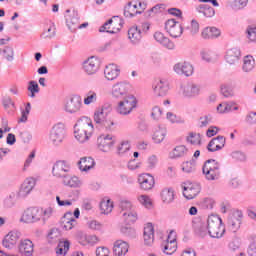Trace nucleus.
I'll return each mask as SVG.
<instances>
[{
    "mask_svg": "<svg viewBox=\"0 0 256 256\" xmlns=\"http://www.w3.org/2000/svg\"><path fill=\"white\" fill-rule=\"evenodd\" d=\"M66 23L68 26L74 25V29H77V26H79V12L73 10L72 15L66 17Z\"/></svg>",
    "mask_w": 256,
    "mask_h": 256,
    "instance_id": "13d9d810",
    "label": "nucleus"
},
{
    "mask_svg": "<svg viewBox=\"0 0 256 256\" xmlns=\"http://www.w3.org/2000/svg\"><path fill=\"white\" fill-rule=\"evenodd\" d=\"M218 113H231L233 111V102L220 103L217 106Z\"/></svg>",
    "mask_w": 256,
    "mask_h": 256,
    "instance_id": "0e129e2a",
    "label": "nucleus"
},
{
    "mask_svg": "<svg viewBox=\"0 0 256 256\" xmlns=\"http://www.w3.org/2000/svg\"><path fill=\"white\" fill-rule=\"evenodd\" d=\"M212 121L213 116H211V114L203 115L198 120V127L203 129V127H207V125H209V123H211Z\"/></svg>",
    "mask_w": 256,
    "mask_h": 256,
    "instance_id": "338daca9",
    "label": "nucleus"
},
{
    "mask_svg": "<svg viewBox=\"0 0 256 256\" xmlns=\"http://www.w3.org/2000/svg\"><path fill=\"white\" fill-rule=\"evenodd\" d=\"M3 57L8 61L9 63H12V61H15V50L11 46H6L2 50Z\"/></svg>",
    "mask_w": 256,
    "mask_h": 256,
    "instance_id": "bf43d9fd",
    "label": "nucleus"
},
{
    "mask_svg": "<svg viewBox=\"0 0 256 256\" xmlns=\"http://www.w3.org/2000/svg\"><path fill=\"white\" fill-rule=\"evenodd\" d=\"M226 62L229 65H235L241 59V50L239 48H231L226 51Z\"/></svg>",
    "mask_w": 256,
    "mask_h": 256,
    "instance_id": "72a5a7b5",
    "label": "nucleus"
},
{
    "mask_svg": "<svg viewBox=\"0 0 256 256\" xmlns=\"http://www.w3.org/2000/svg\"><path fill=\"white\" fill-rule=\"evenodd\" d=\"M65 135V125L58 123L50 130L49 141L54 145V147H59V145H61L65 140Z\"/></svg>",
    "mask_w": 256,
    "mask_h": 256,
    "instance_id": "1a4fd4ad",
    "label": "nucleus"
},
{
    "mask_svg": "<svg viewBox=\"0 0 256 256\" xmlns=\"http://www.w3.org/2000/svg\"><path fill=\"white\" fill-rule=\"evenodd\" d=\"M63 184L66 187H71L73 189H77L78 187H81V185H83V182L77 176H69L68 175L63 179Z\"/></svg>",
    "mask_w": 256,
    "mask_h": 256,
    "instance_id": "a18cd8bd",
    "label": "nucleus"
},
{
    "mask_svg": "<svg viewBox=\"0 0 256 256\" xmlns=\"http://www.w3.org/2000/svg\"><path fill=\"white\" fill-rule=\"evenodd\" d=\"M55 24H50L41 34L42 39H53L57 35Z\"/></svg>",
    "mask_w": 256,
    "mask_h": 256,
    "instance_id": "5fc2aeb1",
    "label": "nucleus"
},
{
    "mask_svg": "<svg viewBox=\"0 0 256 256\" xmlns=\"http://www.w3.org/2000/svg\"><path fill=\"white\" fill-rule=\"evenodd\" d=\"M144 244L151 247L155 241V228L152 223H147L144 226L143 232Z\"/></svg>",
    "mask_w": 256,
    "mask_h": 256,
    "instance_id": "cd10ccee",
    "label": "nucleus"
},
{
    "mask_svg": "<svg viewBox=\"0 0 256 256\" xmlns=\"http://www.w3.org/2000/svg\"><path fill=\"white\" fill-rule=\"evenodd\" d=\"M247 3H249V0H230V5L234 11H241V9H245V7H247Z\"/></svg>",
    "mask_w": 256,
    "mask_h": 256,
    "instance_id": "052dcab7",
    "label": "nucleus"
},
{
    "mask_svg": "<svg viewBox=\"0 0 256 256\" xmlns=\"http://www.w3.org/2000/svg\"><path fill=\"white\" fill-rule=\"evenodd\" d=\"M146 8L145 2L134 0L125 7L124 15L125 17H135V15H141Z\"/></svg>",
    "mask_w": 256,
    "mask_h": 256,
    "instance_id": "2eb2a0df",
    "label": "nucleus"
},
{
    "mask_svg": "<svg viewBox=\"0 0 256 256\" xmlns=\"http://www.w3.org/2000/svg\"><path fill=\"white\" fill-rule=\"evenodd\" d=\"M243 223V211L234 210L228 217V227L230 231L236 233L241 228Z\"/></svg>",
    "mask_w": 256,
    "mask_h": 256,
    "instance_id": "a211bd4d",
    "label": "nucleus"
},
{
    "mask_svg": "<svg viewBox=\"0 0 256 256\" xmlns=\"http://www.w3.org/2000/svg\"><path fill=\"white\" fill-rule=\"evenodd\" d=\"M137 98L133 94H129L125 98L120 99L116 106L118 115H131L133 110L137 109Z\"/></svg>",
    "mask_w": 256,
    "mask_h": 256,
    "instance_id": "423d86ee",
    "label": "nucleus"
},
{
    "mask_svg": "<svg viewBox=\"0 0 256 256\" xmlns=\"http://www.w3.org/2000/svg\"><path fill=\"white\" fill-rule=\"evenodd\" d=\"M225 143H227L225 136H217L208 143L207 149L210 153H215V151H221L225 147Z\"/></svg>",
    "mask_w": 256,
    "mask_h": 256,
    "instance_id": "c85d7f7f",
    "label": "nucleus"
},
{
    "mask_svg": "<svg viewBox=\"0 0 256 256\" xmlns=\"http://www.w3.org/2000/svg\"><path fill=\"white\" fill-rule=\"evenodd\" d=\"M152 89L156 97H165L169 93V81L166 79L155 80L152 84Z\"/></svg>",
    "mask_w": 256,
    "mask_h": 256,
    "instance_id": "412c9836",
    "label": "nucleus"
},
{
    "mask_svg": "<svg viewBox=\"0 0 256 256\" xmlns=\"http://www.w3.org/2000/svg\"><path fill=\"white\" fill-rule=\"evenodd\" d=\"M93 120L87 116H82L74 125V137L78 143H87L93 137Z\"/></svg>",
    "mask_w": 256,
    "mask_h": 256,
    "instance_id": "f03ea898",
    "label": "nucleus"
},
{
    "mask_svg": "<svg viewBox=\"0 0 256 256\" xmlns=\"http://www.w3.org/2000/svg\"><path fill=\"white\" fill-rule=\"evenodd\" d=\"M141 37V29H139L137 26H133L128 30V38L132 43H139V41H141Z\"/></svg>",
    "mask_w": 256,
    "mask_h": 256,
    "instance_id": "de8ad7c7",
    "label": "nucleus"
},
{
    "mask_svg": "<svg viewBox=\"0 0 256 256\" xmlns=\"http://www.w3.org/2000/svg\"><path fill=\"white\" fill-rule=\"evenodd\" d=\"M114 207L115 205L111 199L104 198L100 202V211L102 215H109V213H112Z\"/></svg>",
    "mask_w": 256,
    "mask_h": 256,
    "instance_id": "49530a36",
    "label": "nucleus"
},
{
    "mask_svg": "<svg viewBox=\"0 0 256 256\" xmlns=\"http://www.w3.org/2000/svg\"><path fill=\"white\" fill-rule=\"evenodd\" d=\"M173 71L176 73V75L192 77V75L195 73V67L193 64H191V62L181 61L174 64Z\"/></svg>",
    "mask_w": 256,
    "mask_h": 256,
    "instance_id": "dca6fc26",
    "label": "nucleus"
},
{
    "mask_svg": "<svg viewBox=\"0 0 256 256\" xmlns=\"http://www.w3.org/2000/svg\"><path fill=\"white\" fill-rule=\"evenodd\" d=\"M113 253L115 256H125L129 253V243L123 240H117L114 242Z\"/></svg>",
    "mask_w": 256,
    "mask_h": 256,
    "instance_id": "7c9ffc66",
    "label": "nucleus"
},
{
    "mask_svg": "<svg viewBox=\"0 0 256 256\" xmlns=\"http://www.w3.org/2000/svg\"><path fill=\"white\" fill-rule=\"evenodd\" d=\"M242 69L245 73H251L255 69V58L251 55H247L243 59Z\"/></svg>",
    "mask_w": 256,
    "mask_h": 256,
    "instance_id": "09e8293b",
    "label": "nucleus"
},
{
    "mask_svg": "<svg viewBox=\"0 0 256 256\" xmlns=\"http://www.w3.org/2000/svg\"><path fill=\"white\" fill-rule=\"evenodd\" d=\"M97 101H99V95L97 94V91H95V90H88L84 94L83 104L86 107H91V105H95V103H97Z\"/></svg>",
    "mask_w": 256,
    "mask_h": 256,
    "instance_id": "c9c22d12",
    "label": "nucleus"
},
{
    "mask_svg": "<svg viewBox=\"0 0 256 256\" xmlns=\"http://www.w3.org/2000/svg\"><path fill=\"white\" fill-rule=\"evenodd\" d=\"M121 75V66L110 63L104 68V77L107 81H115Z\"/></svg>",
    "mask_w": 256,
    "mask_h": 256,
    "instance_id": "4be33fe9",
    "label": "nucleus"
},
{
    "mask_svg": "<svg viewBox=\"0 0 256 256\" xmlns=\"http://www.w3.org/2000/svg\"><path fill=\"white\" fill-rule=\"evenodd\" d=\"M120 215L125 213H129L130 211L135 210V206H133V202L128 199H121L119 202Z\"/></svg>",
    "mask_w": 256,
    "mask_h": 256,
    "instance_id": "8fccbe9b",
    "label": "nucleus"
},
{
    "mask_svg": "<svg viewBox=\"0 0 256 256\" xmlns=\"http://www.w3.org/2000/svg\"><path fill=\"white\" fill-rule=\"evenodd\" d=\"M49 243H57L61 239V231L57 228H52L47 236Z\"/></svg>",
    "mask_w": 256,
    "mask_h": 256,
    "instance_id": "4d7b16f0",
    "label": "nucleus"
},
{
    "mask_svg": "<svg viewBox=\"0 0 256 256\" xmlns=\"http://www.w3.org/2000/svg\"><path fill=\"white\" fill-rule=\"evenodd\" d=\"M78 241L81 243V245H97L99 243V237L96 235H87L83 232H78Z\"/></svg>",
    "mask_w": 256,
    "mask_h": 256,
    "instance_id": "473e14b6",
    "label": "nucleus"
},
{
    "mask_svg": "<svg viewBox=\"0 0 256 256\" xmlns=\"http://www.w3.org/2000/svg\"><path fill=\"white\" fill-rule=\"evenodd\" d=\"M202 173L206 181H218L221 179V164L216 160H207L203 167Z\"/></svg>",
    "mask_w": 256,
    "mask_h": 256,
    "instance_id": "39448f33",
    "label": "nucleus"
},
{
    "mask_svg": "<svg viewBox=\"0 0 256 256\" xmlns=\"http://www.w3.org/2000/svg\"><path fill=\"white\" fill-rule=\"evenodd\" d=\"M183 195L185 199H195L199 193H201V184L197 182H185L182 185Z\"/></svg>",
    "mask_w": 256,
    "mask_h": 256,
    "instance_id": "f3484780",
    "label": "nucleus"
},
{
    "mask_svg": "<svg viewBox=\"0 0 256 256\" xmlns=\"http://www.w3.org/2000/svg\"><path fill=\"white\" fill-rule=\"evenodd\" d=\"M101 69V59L97 56H90L82 62V71L89 77L97 75Z\"/></svg>",
    "mask_w": 256,
    "mask_h": 256,
    "instance_id": "0eeeda50",
    "label": "nucleus"
},
{
    "mask_svg": "<svg viewBox=\"0 0 256 256\" xmlns=\"http://www.w3.org/2000/svg\"><path fill=\"white\" fill-rule=\"evenodd\" d=\"M197 13L203 15V17L211 18L215 17V8L207 5V4H200L196 7Z\"/></svg>",
    "mask_w": 256,
    "mask_h": 256,
    "instance_id": "c03bdc74",
    "label": "nucleus"
},
{
    "mask_svg": "<svg viewBox=\"0 0 256 256\" xmlns=\"http://www.w3.org/2000/svg\"><path fill=\"white\" fill-rule=\"evenodd\" d=\"M137 201L145 207V209H153V199L147 194H141L137 196Z\"/></svg>",
    "mask_w": 256,
    "mask_h": 256,
    "instance_id": "864d4df0",
    "label": "nucleus"
},
{
    "mask_svg": "<svg viewBox=\"0 0 256 256\" xmlns=\"http://www.w3.org/2000/svg\"><path fill=\"white\" fill-rule=\"evenodd\" d=\"M69 246H70V243L67 240L59 242V244L56 248V255L57 256L67 255V251H69Z\"/></svg>",
    "mask_w": 256,
    "mask_h": 256,
    "instance_id": "6e6d98bb",
    "label": "nucleus"
},
{
    "mask_svg": "<svg viewBox=\"0 0 256 256\" xmlns=\"http://www.w3.org/2000/svg\"><path fill=\"white\" fill-rule=\"evenodd\" d=\"M221 36V30L217 27H206L202 30L203 39H217Z\"/></svg>",
    "mask_w": 256,
    "mask_h": 256,
    "instance_id": "37998d69",
    "label": "nucleus"
},
{
    "mask_svg": "<svg viewBox=\"0 0 256 256\" xmlns=\"http://www.w3.org/2000/svg\"><path fill=\"white\" fill-rule=\"evenodd\" d=\"M145 165L146 171H155V169H157V166L159 165V157H157V155L155 154L148 156Z\"/></svg>",
    "mask_w": 256,
    "mask_h": 256,
    "instance_id": "603ef678",
    "label": "nucleus"
},
{
    "mask_svg": "<svg viewBox=\"0 0 256 256\" xmlns=\"http://www.w3.org/2000/svg\"><path fill=\"white\" fill-rule=\"evenodd\" d=\"M209 236L212 239H221L225 235V226H223V220L221 217L215 214L208 216L207 221Z\"/></svg>",
    "mask_w": 256,
    "mask_h": 256,
    "instance_id": "20e7f679",
    "label": "nucleus"
},
{
    "mask_svg": "<svg viewBox=\"0 0 256 256\" xmlns=\"http://www.w3.org/2000/svg\"><path fill=\"white\" fill-rule=\"evenodd\" d=\"M77 225V220L73 218V212H66L61 218V227L64 231H71Z\"/></svg>",
    "mask_w": 256,
    "mask_h": 256,
    "instance_id": "c756f323",
    "label": "nucleus"
},
{
    "mask_svg": "<svg viewBox=\"0 0 256 256\" xmlns=\"http://www.w3.org/2000/svg\"><path fill=\"white\" fill-rule=\"evenodd\" d=\"M154 39L155 41H157V43H159L166 49H170V50L175 49V43H173V41L167 38L166 35L163 34V32H155Z\"/></svg>",
    "mask_w": 256,
    "mask_h": 256,
    "instance_id": "2f4dec72",
    "label": "nucleus"
},
{
    "mask_svg": "<svg viewBox=\"0 0 256 256\" xmlns=\"http://www.w3.org/2000/svg\"><path fill=\"white\" fill-rule=\"evenodd\" d=\"M120 231L123 235H125L126 237H135L136 235V231L135 228L131 227V226H121Z\"/></svg>",
    "mask_w": 256,
    "mask_h": 256,
    "instance_id": "774afa93",
    "label": "nucleus"
},
{
    "mask_svg": "<svg viewBox=\"0 0 256 256\" xmlns=\"http://www.w3.org/2000/svg\"><path fill=\"white\" fill-rule=\"evenodd\" d=\"M109 106L103 105L94 112V123L102 131H115V120L109 116Z\"/></svg>",
    "mask_w": 256,
    "mask_h": 256,
    "instance_id": "7ed1b4c3",
    "label": "nucleus"
},
{
    "mask_svg": "<svg viewBox=\"0 0 256 256\" xmlns=\"http://www.w3.org/2000/svg\"><path fill=\"white\" fill-rule=\"evenodd\" d=\"M54 215L55 208L52 206L45 208L30 207L24 211L21 221L28 224L40 222L43 225H46Z\"/></svg>",
    "mask_w": 256,
    "mask_h": 256,
    "instance_id": "f257e3e1",
    "label": "nucleus"
},
{
    "mask_svg": "<svg viewBox=\"0 0 256 256\" xmlns=\"http://www.w3.org/2000/svg\"><path fill=\"white\" fill-rule=\"evenodd\" d=\"M192 227L198 237H207V235H209V226L207 221L195 219L192 221Z\"/></svg>",
    "mask_w": 256,
    "mask_h": 256,
    "instance_id": "a878e982",
    "label": "nucleus"
},
{
    "mask_svg": "<svg viewBox=\"0 0 256 256\" xmlns=\"http://www.w3.org/2000/svg\"><path fill=\"white\" fill-rule=\"evenodd\" d=\"M78 166L80 171L87 173V171H91L95 167V160L91 157H83L78 162Z\"/></svg>",
    "mask_w": 256,
    "mask_h": 256,
    "instance_id": "79ce46f5",
    "label": "nucleus"
},
{
    "mask_svg": "<svg viewBox=\"0 0 256 256\" xmlns=\"http://www.w3.org/2000/svg\"><path fill=\"white\" fill-rule=\"evenodd\" d=\"M17 199H19L18 194L15 192H11L2 201L3 209H13V207H15V205H17Z\"/></svg>",
    "mask_w": 256,
    "mask_h": 256,
    "instance_id": "58836bf2",
    "label": "nucleus"
},
{
    "mask_svg": "<svg viewBox=\"0 0 256 256\" xmlns=\"http://www.w3.org/2000/svg\"><path fill=\"white\" fill-rule=\"evenodd\" d=\"M165 137H167V128L159 126L154 130L152 141L156 144H160L165 141Z\"/></svg>",
    "mask_w": 256,
    "mask_h": 256,
    "instance_id": "a19ab883",
    "label": "nucleus"
},
{
    "mask_svg": "<svg viewBox=\"0 0 256 256\" xmlns=\"http://www.w3.org/2000/svg\"><path fill=\"white\" fill-rule=\"evenodd\" d=\"M138 183L143 191H151L155 187V177L150 173H143L139 175Z\"/></svg>",
    "mask_w": 256,
    "mask_h": 256,
    "instance_id": "b1692460",
    "label": "nucleus"
},
{
    "mask_svg": "<svg viewBox=\"0 0 256 256\" xmlns=\"http://www.w3.org/2000/svg\"><path fill=\"white\" fill-rule=\"evenodd\" d=\"M180 93L186 99H195L201 95V85L194 82H187L180 87Z\"/></svg>",
    "mask_w": 256,
    "mask_h": 256,
    "instance_id": "9b49d317",
    "label": "nucleus"
},
{
    "mask_svg": "<svg viewBox=\"0 0 256 256\" xmlns=\"http://www.w3.org/2000/svg\"><path fill=\"white\" fill-rule=\"evenodd\" d=\"M23 237V234L21 231L14 229L9 231L2 240V246L5 249H15L21 239Z\"/></svg>",
    "mask_w": 256,
    "mask_h": 256,
    "instance_id": "9d476101",
    "label": "nucleus"
},
{
    "mask_svg": "<svg viewBox=\"0 0 256 256\" xmlns=\"http://www.w3.org/2000/svg\"><path fill=\"white\" fill-rule=\"evenodd\" d=\"M71 172V163L65 160L57 161L52 168V175L58 179L66 178Z\"/></svg>",
    "mask_w": 256,
    "mask_h": 256,
    "instance_id": "4468645a",
    "label": "nucleus"
},
{
    "mask_svg": "<svg viewBox=\"0 0 256 256\" xmlns=\"http://www.w3.org/2000/svg\"><path fill=\"white\" fill-rule=\"evenodd\" d=\"M31 113V103H27L25 109L21 111V117L18 120L19 123H27V119L29 118V114Z\"/></svg>",
    "mask_w": 256,
    "mask_h": 256,
    "instance_id": "69168bd1",
    "label": "nucleus"
},
{
    "mask_svg": "<svg viewBox=\"0 0 256 256\" xmlns=\"http://www.w3.org/2000/svg\"><path fill=\"white\" fill-rule=\"evenodd\" d=\"M123 27V19L119 16H114L109 19L102 27H100V33H119Z\"/></svg>",
    "mask_w": 256,
    "mask_h": 256,
    "instance_id": "f8f14e48",
    "label": "nucleus"
},
{
    "mask_svg": "<svg viewBox=\"0 0 256 256\" xmlns=\"http://www.w3.org/2000/svg\"><path fill=\"white\" fill-rule=\"evenodd\" d=\"M131 89V84L125 81L116 82L112 85L110 90V95L112 99H116L117 101L124 99L125 97H129V91Z\"/></svg>",
    "mask_w": 256,
    "mask_h": 256,
    "instance_id": "6e6552de",
    "label": "nucleus"
},
{
    "mask_svg": "<svg viewBox=\"0 0 256 256\" xmlns=\"http://www.w3.org/2000/svg\"><path fill=\"white\" fill-rule=\"evenodd\" d=\"M165 30L170 37H173L174 39H177V37H181V35H183V26H181V23L175 19H169L165 23Z\"/></svg>",
    "mask_w": 256,
    "mask_h": 256,
    "instance_id": "aec40b11",
    "label": "nucleus"
},
{
    "mask_svg": "<svg viewBox=\"0 0 256 256\" xmlns=\"http://www.w3.org/2000/svg\"><path fill=\"white\" fill-rule=\"evenodd\" d=\"M34 249H35V245L33 244V241H31L27 238L20 240V242L18 244V251L23 256L33 255Z\"/></svg>",
    "mask_w": 256,
    "mask_h": 256,
    "instance_id": "bb28decb",
    "label": "nucleus"
},
{
    "mask_svg": "<svg viewBox=\"0 0 256 256\" xmlns=\"http://www.w3.org/2000/svg\"><path fill=\"white\" fill-rule=\"evenodd\" d=\"M83 109V99L80 95H74L66 104L65 111L71 115L75 113H80Z\"/></svg>",
    "mask_w": 256,
    "mask_h": 256,
    "instance_id": "6ab92c4d",
    "label": "nucleus"
},
{
    "mask_svg": "<svg viewBox=\"0 0 256 256\" xmlns=\"http://www.w3.org/2000/svg\"><path fill=\"white\" fill-rule=\"evenodd\" d=\"M28 91H29L28 97H31L32 99L35 97L36 93H39L40 90H39V84L37 83V81L31 80L28 83Z\"/></svg>",
    "mask_w": 256,
    "mask_h": 256,
    "instance_id": "e2e57ef3",
    "label": "nucleus"
},
{
    "mask_svg": "<svg viewBox=\"0 0 256 256\" xmlns=\"http://www.w3.org/2000/svg\"><path fill=\"white\" fill-rule=\"evenodd\" d=\"M162 251L165 255H173L177 251V238L174 231H170L167 241L162 244Z\"/></svg>",
    "mask_w": 256,
    "mask_h": 256,
    "instance_id": "5701e85b",
    "label": "nucleus"
},
{
    "mask_svg": "<svg viewBox=\"0 0 256 256\" xmlns=\"http://www.w3.org/2000/svg\"><path fill=\"white\" fill-rule=\"evenodd\" d=\"M189 148L185 145H178L172 151L169 152L170 159H181V157H187Z\"/></svg>",
    "mask_w": 256,
    "mask_h": 256,
    "instance_id": "f704fd0d",
    "label": "nucleus"
},
{
    "mask_svg": "<svg viewBox=\"0 0 256 256\" xmlns=\"http://www.w3.org/2000/svg\"><path fill=\"white\" fill-rule=\"evenodd\" d=\"M98 149L103 153H109L115 147L117 138L113 134H102L97 139Z\"/></svg>",
    "mask_w": 256,
    "mask_h": 256,
    "instance_id": "ddd939ff",
    "label": "nucleus"
},
{
    "mask_svg": "<svg viewBox=\"0 0 256 256\" xmlns=\"http://www.w3.org/2000/svg\"><path fill=\"white\" fill-rule=\"evenodd\" d=\"M246 37L249 43L256 44V25L248 26L246 29Z\"/></svg>",
    "mask_w": 256,
    "mask_h": 256,
    "instance_id": "680f3d73",
    "label": "nucleus"
},
{
    "mask_svg": "<svg viewBox=\"0 0 256 256\" xmlns=\"http://www.w3.org/2000/svg\"><path fill=\"white\" fill-rule=\"evenodd\" d=\"M160 197L165 205H171L175 201V190L173 188H164L161 191Z\"/></svg>",
    "mask_w": 256,
    "mask_h": 256,
    "instance_id": "e433bc0d",
    "label": "nucleus"
},
{
    "mask_svg": "<svg viewBox=\"0 0 256 256\" xmlns=\"http://www.w3.org/2000/svg\"><path fill=\"white\" fill-rule=\"evenodd\" d=\"M120 215L124 225H133V223H137L139 219V214L135 209Z\"/></svg>",
    "mask_w": 256,
    "mask_h": 256,
    "instance_id": "4c0bfd02",
    "label": "nucleus"
},
{
    "mask_svg": "<svg viewBox=\"0 0 256 256\" xmlns=\"http://www.w3.org/2000/svg\"><path fill=\"white\" fill-rule=\"evenodd\" d=\"M201 141L202 137L199 133L189 132L186 136V142L189 143V145H193L194 147L201 145Z\"/></svg>",
    "mask_w": 256,
    "mask_h": 256,
    "instance_id": "3c124183",
    "label": "nucleus"
},
{
    "mask_svg": "<svg viewBox=\"0 0 256 256\" xmlns=\"http://www.w3.org/2000/svg\"><path fill=\"white\" fill-rule=\"evenodd\" d=\"M36 181L35 178H26L18 191V199H25L35 189Z\"/></svg>",
    "mask_w": 256,
    "mask_h": 256,
    "instance_id": "393cba45",
    "label": "nucleus"
},
{
    "mask_svg": "<svg viewBox=\"0 0 256 256\" xmlns=\"http://www.w3.org/2000/svg\"><path fill=\"white\" fill-rule=\"evenodd\" d=\"M119 157H131V143L129 141L121 142L116 149Z\"/></svg>",
    "mask_w": 256,
    "mask_h": 256,
    "instance_id": "ea45409f",
    "label": "nucleus"
}]
</instances>
